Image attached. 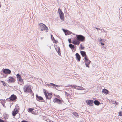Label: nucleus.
Masks as SVG:
<instances>
[{
	"mask_svg": "<svg viewBox=\"0 0 122 122\" xmlns=\"http://www.w3.org/2000/svg\"><path fill=\"white\" fill-rule=\"evenodd\" d=\"M0 122H4V121L1 119H0Z\"/></svg>",
	"mask_w": 122,
	"mask_h": 122,
	"instance_id": "37",
	"label": "nucleus"
},
{
	"mask_svg": "<svg viewBox=\"0 0 122 122\" xmlns=\"http://www.w3.org/2000/svg\"><path fill=\"white\" fill-rule=\"evenodd\" d=\"M102 92L106 95L108 93V91L105 89H104L102 90Z\"/></svg>",
	"mask_w": 122,
	"mask_h": 122,
	"instance_id": "18",
	"label": "nucleus"
},
{
	"mask_svg": "<svg viewBox=\"0 0 122 122\" xmlns=\"http://www.w3.org/2000/svg\"><path fill=\"white\" fill-rule=\"evenodd\" d=\"M24 91L25 92H31V87L30 86L26 85L24 87Z\"/></svg>",
	"mask_w": 122,
	"mask_h": 122,
	"instance_id": "4",
	"label": "nucleus"
},
{
	"mask_svg": "<svg viewBox=\"0 0 122 122\" xmlns=\"http://www.w3.org/2000/svg\"><path fill=\"white\" fill-rule=\"evenodd\" d=\"M44 93L46 99H50L52 97L51 93H48V95H47L46 91L45 90L44 91Z\"/></svg>",
	"mask_w": 122,
	"mask_h": 122,
	"instance_id": "5",
	"label": "nucleus"
},
{
	"mask_svg": "<svg viewBox=\"0 0 122 122\" xmlns=\"http://www.w3.org/2000/svg\"><path fill=\"white\" fill-rule=\"evenodd\" d=\"M3 73L5 74H10L11 73V71L9 69H5L3 71Z\"/></svg>",
	"mask_w": 122,
	"mask_h": 122,
	"instance_id": "6",
	"label": "nucleus"
},
{
	"mask_svg": "<svg viewBox=\"0 0 122 122\" xmlns=\"http://www.w3.org/2000/svg\"><path fill=\"white\" fill-rule=\"evenodd\" d=\"M85 65L86 66L89 68V67L88 65L91 62V61L89 60L88 59L86 60H85Z\"/></svg>",
	"mask_w": 122,
	"mask_h": 122,
	"instance_id": "10",
	"label": "nucleus"
},
{
	"mask_svg": "<svg viewBox=\"0 0 122 122\" xmlns=\"http://www.w3.org/2000/svg\"><path fill=\"white\" fill-rule=\"evenodd\" d=\"M34 109L33 108H30L29 109L28 112H31L33 111Z\"/></svg>",
	"mask_w": 122,
	"mask_h": 122,
	"instance_id": "25",
	"label": "nucleus"
},
{
	"mask_svg": "<svg viewBox=\"0 0 122 122\" xmlns=\"http://www.w3.org/2000/svg\"><path fill=\"white\" fill-rule=\"evenodd\" d=\"M1 82L2 83H3L4 82L3 81H1Z\"/></svg>",
	"mask_w": 122,
	"mask_h": 122,
	"instance_id": "43",
	"label": "nucleus"
},
{
	"mask_svg": "<svg viewBox=\"0 0 122 122\" xmlns=\"http://www.w3.org/2000/svg\"><path fill=\"white\" fill-rule=\"evenodd\" d=\"M103 31H104V32L105 31L104 30Z\"/></svg>",
	"mask_w": 122,
	"mask_h": 122,
	"instance_id": "46",
	"label": "nucleus"
},
{
	"mask_svg": "<svg viewBox=\"0 0 122 122\" xmlns=\"http://www.w3.org/2000/svg\"><path fill=\"white\" fill-rule=\"evenodd\" d=\"M95 28H96V29H97V30H101L100 29V28H97V27H95Z\"/></svg>",
	"mask_w": 122,
	"mask_h": 122,
	"instance_id": "32",
	"label": "nucleus"
},
{
	"mask_svg": "<svg viewBox=\"0 0 122 122\" xmlns=\"http://www.w3.org/2000/svg\"><path fill=\"white\" fill-rule=\"evenodd\" d=\"M65 94L67 96H69V94L67 92H66Z\"/></svg>",
	"mask_w": 122,
	"mask_h": 122,
	"instance_id": "33",
	"label": "nucleus"
},
{
	"mask_svg": "<svg viewBox=\"0 0 122 122\" xmlns=\"http://www.w3.org/2000/svg\"><path fill=\"white\" fill-rule=\"evenodd\" d=\"M17 78L18 80L21 78V76L19 75V74H17L16 75Z\"/></svg>",
	"mask_w": 122,
	"mask_h": 122,
	"instance_id": "22",
	"label": "nucleus"
},
{
	"mask_svg": "<svg viewBox=\"0 0 122 122\" xmlns=\"http://www.w3.org/2000/svg\"><path fill=\"white\" fill-rule=\"evenodd\" d=\"M9 79L7 81L8 83H12L15 82V80L13 77H9Z\"/></svg>",
	"mask_w": 122,
	"mask_h": 122,
	"instance_id": "7",
	"label": "nucleus"
},
{
	"mask_svg": "<svg viewBox=\"0 0 122 122\" xmlns=\"http://www.w3.org/2000/svg\"><path fill=\"white\" fill-rule=\"evenodd\" d=\"M18 83L20 85H22L24 83L23 80L22 78L18 80Z\"/></svg>",
	"mask_w": 122,
	"mask_h": 122,
	"instance_id": "14",
	"label": "nucleus"
},
{
	"mask_svg": "<svg viewBox=\"0 0 122 122\" xmlns=\"http://www.w3.org/2000/svg\"><path fill=\"white\" fill-rule=\"evenodd\" d=\"M53 37V40H54V41H55V43H56V42H57V41H56L55 40V39Z\"/></svg>",
	"mask_w": 122,
	"mask_h": 122,
	"instance_id": "40",
	"label": "nucleus"
},
{
	"mask_svg": "<svg viewBox=\"0 0 122 122\" xmlns=\"http://www.w3.org/2000/svg\"><path fill=\"white\" fill-rule=\"evenodd\" d=\"M76 55L77 60L78 61H79L81 59V57L80 55L78 53H76Z\"/></svg>",
	"mask_w": 122,
	"mask_h": 122,
	"instance_id": "13",
	"label": "nucleus"
},
{
	"mask_svg": "<svg viewBox=\"0 0 122 122\" xmlns=\"http://www.w3.org/2000/svg\"><path fill=\"white\" fill-rule=\"evenodd\" d=\"M43 37H41V40H42V39H43Z\"/></svg>",
	"mask_w": 122,
	"mask_h": 122,
	"instance_id": "44",
	"label": "nucleus"
},
{
	"mask_svg": "<svg viewBox=\"0 0 122 122\" xmlns=\"http://www.w3.org/2000/svg\"><path fill=\"white\" fill-rule=\"evenodd\" d=\"M119 115L122 116V111L121 112H119Z\"/></svg>",
	"mask_w": 122,
	"mask_h": 122,
	"instance_id": "28",
	"label": "nucleus"
},
{
	"mask_svg": "<svg viewBox=\"0 0 122 122\" xmlns=\"http://www.w3.org/2000/svg\"><path fill=\"white\" fill-rule=\"evenodd\" d=\"M50 84L51 85L53 86H54L55 84H54L53 83H50Z\"/></svg>",
	"mask_w": 122,
	"mask_h": 122,
	"instance_id": "31",
	"label": "nucleus"
},
{
	"mask_svg": "<svg viewBox=\"0 0 122 122\" xmlns=\"http://www.w3.org/2000/svg\"><path fill=\"white\" fill-rule=\"evenodd\" d=\"M58 12L59 14L60 19L62 20H64V14L60 8L58 9Z\"/></svg>",
	"mask_w": 122,
	"mask_h": 122,
	"instance_id": "3",
	"label": "nucleus"
},
{
	"mask_svg": "<svg viewBox=\"0 0 122 122\" xmlns=\"http://www.w3.org/2000/svg\"><path fill=\"white\" fill-rule=\"evenodd\" d=\"M76 38L73 40L72 43L74 45H79L80 43V41H83L85 39V37L82 35H76Z\"/></svg>",
	"mask_w": 122,
	"mask_h": 122,
	"instance_id": "1",
	"label": "nucleus"
},
{
	"mask_svg": "<svg viewBox=\"0 0 122 122\" xmlns=\"http://www.w3.org/2000/svg\"><path fill=\"white\" fill-rule=\"evenodd\" d=\"M73 114L75 117H79L78 113L76 112H74L73 113Z\"/></svg>",
	"mask_w": 122,
	"mask_h": 122,
	"instance_id": "24",
	"label": "nucleus"
},
{
	"mask_svg": "<svg viewBox=\"0 0 122 122\" xmlns=\"http://www.w3.org/2000/svg\"><path fill=\"white\" fill-rule=\"evenodd\" d=\"M63 30L64 32L65 33V35H66L71 34V32L70 31H69L66 30L64 29H63Z\"/></svg>",
	"mask_w": 122,
	"mask_h": 122,
	"instance_id": "17",
	"label": "nucleus"
},
{
	"mask_svg": "<svg viewBox=\"0 0 122 122\" xmlns=\"http://www.w3.org/2000/svg\"><path fill=\"white\" fill-rule=\"evenodd\" d=\"M99 30H99L97 31L99 33H101L102 32V31L101 30Z\"/></svg>",
	"mask_w": 122,
	"mask_h": 122,
	"instance_id": "34",
	"label": "nucleus"
},
{
	"mask_svg": "<svg viewBox=\"0 0 122 122\" xmlns=\"http://www.w3.org/2000/svg\"><path fill=\"white\" fill-rule=\"evenodd\" d=\"M56 51H57V52L58 54L59 55H60L61 54L60 49L59 47H58V48L57 49Z\"/></svg>",
	"mask_w": 122,
	"mask_h": 122,
	"instance_id": "23",
	"label": "nucleus"
},
{
	"mask_svg": "<svg viewBox=\"0 0 122 122\" xmlns=\"http://www.w3.org/2000/svg\"><path fill=\"white\" fill-rule=\"evenodd\" d=\"M36 100L39 101H40V100H41L43 99L42 97L41 96H39L37 94H36Z\"/></svg>",
	"mask_w": 122,
	"mask_h": 122,
	"instance_id": "16",
	"label": "nucleus"
},
{
	"mask_svg": "<svg viewBox=\"0 0 122 122\" xmlns=\"http://www.w3.org/2000/svg\"><path fill=\"white\" fill-rule=\"evenodd\" d=\"M39 26H40V28L41 31L43 30H48V28L46 27L45 24L43 23H40L39 24Z\"/></svg>",
	"mask_w": 122,
	"mask_h": 122,
	"instance_id": "2",
	"label": "nucleus"
},
{
	"mask_svg": "<svg viewBox=\"0 0 122 122\" xmlns=\"http://www.w3.org/2000/svg\"><path fill=\"white\" fill-rule=\"evenodd\" d=\"M3 84L4 86L5 85V83L4 82L3 83Z\"/></svg>",
	"mask_w": 122,
	"mask_h": 122,
	"instance_id": "42",
	"label": "nucleus"
},
{
	"mask_svg": "<svg viewBox=\"0 0 122 122\" xmlns=\"http://www.w3.org/2000/svg\"><path fill=\"white\" fill-rule=\"evenodd\" d=\"M80 49L81 50H83L84 48V47L82 46L81 44H80Z\"/></svg>",
	"mask_w": 122,
	"mask_h": 122,
	"instance_id": "26",
	"label": "nucleus"
},
{
	"mask_svg": "<svg viewBox=\"0 0 122 122\" xmlns=\"http://www.w3.org/2000/svg\"><path fill=\"white\" fill-rule=\"evenodd\" d=\"M80 53L83 57H84L85 56H86V53L85 51H80Z\"/></svg>",
	"mask_w": 122,
	"mask_h": 122,
	"instance_id": "19",
	"label": "nucleus"
},
{
	"mask_svg": "<svg viewBox=\"0 0 122 122\" xmlns=\"http://www.w3.org/2000/svg\"><path fill=\"white\" fill-rule=\"evenodd\" d=\"M21 122H28L27 121H25V120H23Z\"/></svg>",
	"mask_w": 122,
	"mask_h": 122,
	"instance_id": "39",
	"label": "nucleus"
},
{
	"mask_svg": "<svg viewBox=\"0 0 122 122\" xmlns=\"http://www.w3.org/2000/svg\"><path fill=\"white\" fill-rule=\"evenodd\" d=\"M68 41L69 43H71V40L70 39H68Z\"/></svg>",
	"mask_w": 122,
	"mask_h": 122,
	"instance_id": "30",
	"label": "nucleus"
},
{
	"mask_svg": "<svg viewBox=\"0 0 122 122\" xmlns=\"http://www.w3.org/2000/svg\"><path fill=\"white\" fill-rule=\"evenodd\" d=\"M115 103L116 104H118V103L116 101L115 102Z\"/></svg>",
	"mask_w": 122,
	"mask_h": 122,
	"instance_id": "38",
	"label": "nucleus"
},
{
	"mask_svg": "<svg viewBox=\"0 0 122 122\" xmlns=\"http://www.w3.org/2000/svg\"><path fill=\"white\" fill-rule=\"evenodd\" d=\"M52 36H52V35H51V38H52Z\"/></svg>",
	"mask_w": 122,
	"mask_h": 122,
	"instance_id": "45",
	"label": "nucleus"
},
{
	"mask_svg": "<svg viewBox=\"0 0 122 122\" xmlns=\"http://www.w3.org/2000/svg\"><path fill=\"white\" fill-rule=\"evenodd\" d=\"M102 41V39L101 38H100L99 40V41L100 42H101Z\"/></svg>",
	"mask_w": 122,
	"mask_h": 122,
	"instance_id": "41",
	"label": "nucleus"
},
{
	"mask_svg": "<svg viewBox=\"0 0 122 122\" xmlns=\"http://www.w3.org/2000/svg\"><path fill=\"white\" fill-rule=\"evenodd\" d=\"M18 110L17 109H16V110L15 109H14V111H12V115L13 116H15L16 114L18 113Z\"/></svg>",
	"mask_w": 122,
	"mask_h": 122,
	"instance_id": "15",
	"label": "nucleus"
},
{
	"mask_svg": "<svg viewBox=\"0 0 122 122\" xmlns=\"http://www.w3.org/2000/svg\"><path fill=\"white\" fill-rule=\"evenodd\" d=\"M93 102L95 105H99L100 104V102L97 100H95Z\"/></svg>",
	"mask_w": 122,
	"mask_h": 122,
	"instance_id": "20",
	"label": "nucleus"
},
{
	"mask_svg": "<svg viewBox=\"0 0 122 122\" xmlns=\"http://www.w3.org/2000/svg\"><path fill=\"white\" fill-rule=\"evenodd\" d=\"M69 46L72 49L74 50V49L75 47L74 45H73L71 44H70L69 45Z\"/></svg>",
	"mask_w": 122,
	"mask_h": 122,
	"instance_id": "21",
	"label": "nucleus"
},
{
	"mask_svg": "<svg viewBox=\"0 0 122 122\" xmlns=\"http://www.w3.org/2000/svg\"><path fill=\"white\" fill-rule=\"evenodd\" d=\"M80 90H85L84 88H83L81 86H80Z\"/></svg>",
	"mask_w": 122,
	"mask_h": 122,
	"instance_id": "27",
	"label": "nucleus"
},
{
	"mask_svg": "<svg viewBox=\"0 0 122 122\" xmlns=\"http://www.w3.org/2000/svg\"><path fill=\"white\" fill-rule=\"evenodd\" d=\"M54 86H55L56 87H58L59 86L58 85L56 84Z\"/></svg>",
	"mask_w": 122,
	"mask_h": 122,
	"instance_id": "35",
	"label": "nucleus"
},
{
	"mask_svg": "<svg viewBox=\"0 0 122 122\" xmlns=\"http://www.w3.org/2000/svg\"><path fill=\"white\" fill-rule=\"evenodd\" d=\"M16 98V97L15 95L14 94L11 95V97H10V100L12 101L15 100Z\"/></svg>",
	"mask_w": 122,
	"mask_h": 122,
	"instance_id": "11",
	"label": "nucleus"
},
{
	"mask_svg": "<svg viewBox=\"0 0 122 122\" xmlns=\"http://www.w3.org/2000/svg\"><path fill=\"white\" fill-rule=\"evenodd\" d=\"M85 56V57H84V59H85V61L86 60L88 59L87 57V56L86 55V56Z\"/></svg>",
	"mask_w": 122,
	"mask_h": 122,
	"instance_id": "29",
	"label": "nucleus"
},
{
	"mask_svg": "<svg viewBox=\"0 0 122 122\" xmlns=\"http://www.w3.org/2000/svg\"><path fill=\"white\" fill-rule=\"evenodd\" d=\"M53 102L54 103H56L59 104H61V101L59 99L57 98H55L53 100Z\"/></svg>",
	"mask_w": 122,
	"mask_h": 122,
	"instance_id": "9",
	"label": "nucleus"
},
{
	"mask_svg": "<svg viewBox=\"0 0 122 122\" xmlns=\"http://www.w3.org/2000/svg\"><path fill=\"white\" fill-rule=\"evenodd\" d=\"M71 87L73 88H75L76 89L80 90V86H77L76 85H72L70 86Z\"/></svg>",
	"mask_w": 122,
	"mask_h": 122,
	"instance_id": "12",
	"label": "nucleus"
},
{
	"mask_svg": "<svg viewBox=\"0 0 122 122\" xmlns=\"http://www.w3.org/2000/svg\"><path fill=\"white\" fill-rule=\"evenodd\" d=\"M101 43L102 45H104V43H102V42H101Z\"/></svg>",
	"mask_w": 122,
	"mask_h": 122,
	"instance_id": "36",
	"label": "nucleus"
},
{
	"mask_svg": "<svg viewBox=\"0 0 122 122\" xmlns=\"http://www.w3.org/2000/svg\"><path fill=\"white\" fill-rule=\"evenodd\" d=\"M86 102L88 105L92 106V105L93 102L92 100H86Z\"/></svg>",
	"mask_w": 122,
	"mask_h": 122,
	"instance_id": "8",
	"label": "nucleus"
}]
</instances>
